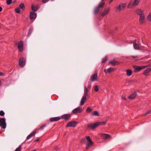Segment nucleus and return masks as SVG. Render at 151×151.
<instances>
[{"label":"nucleus","mask_w":151,"mask_h":151,"mask_svg":"<svg viewBox=\"0 0 151 151\" xmlns=\"http://www.w3.org/2000/svg\"><path fill=\"white\" fill-rule=\"evenodd\" d=\"M46 126V124H44V125L42 126H41L40 127V128H39V129H43Z\"/></svg>","instance_id":"41"},{"label":"nucleus","mask_w":151,"mask_h":151,"mask_svg":"<svg viewBox=\"0 0 151 151\" xmlns=\"http://www.w3.org/2000/svg\"><path fill=\"white\" fill-rule=\"evenodd\" d=\"M32 151H36V150H33Z\"/></svg>","instance_id":"53"},{"label":"nucleus","mask_w":151,"mask_h":151,"mask_svg":"<svg viewBox=\"0 0 151 151\" xmlns=\"http://www.w3.org/2000/svg\"><path fill=\"white\" fill-rule=\"evenodd\" d=\"M37 14L33 12H30L29 17L30 19H35L36 17Z\"/></svg>","instance_id":"16"},{"label":"nucleus","mask_w":151,"mask_h":151,"mask_svg":"<svg viewBox=\"0 0 151 151\" xmlns=\"http://www.w3.org/2000/svg\"><path fill=\"white\" fill-rule=\"evenodd\" d=\"M107 60V57L106 56L102 60V63H105Z\"/></svg>","instance_id":"35"},{"label":"nucleus","mask_w":151,"mask_h":151,"mask_svg":"<svg viewBox=\"0 0 151 151\" xmlns=\"http://www.w3.org/2000/svg\"><path fill=\"white\" fill-rule=\"evenodd\" d=\"M70 114H65L62 115L60 119H64L65 120H68L70 116Z\"/></svg>","instance_id":"13"},{"label":"nucleus","mask_w":151,"mask_h":151,"mask_svg":"<svg viewBox=\"0 0 151 151\" xmlns=\"http://www.w3.org/2000/svg\"><path fill=\"white\" fill-rule=\"evenodd\" d=\"M4 115V113L3 111H0V115L1 116H3Z\"/></svg>","instance_id":"40"},{"label":"nucleus","mask_w":151,"mask_h":151,"mask_svg":"<svg viewBox=\"0 0 151 151\" xmlns=\"http://www.w3.org/2000/svg\"><path fill=\"white\" fill-rule=\"evenodd\" d=\"M82 111V108L81 107H78L74 109L72 112L73 114H76L78 113H81Z\"/></svg>","instance_id":"9"},{"label":"nucleus","mask_w":151,"mask_h":151,"mask_svg":"<svg viewBox=\"0 0 151 151\" xmlns=\"http://www.w3.org/2000/svg\"><path fill=\"white\" fill-rule=\"evenodd\" d=\"M78 123L75 121H72L69 122H68L66 126V127H75L77 125Z\"/></svg>","instance_id":"6"},{"label":"nucleus","mask_w":151,"mask_h":151,"mask_svg":"<svg viewBox=\"0 0 151 151\" xmlns=\"http://www.w3.org/2000/svg\"><path fill=\"white\" fill-rule=\"evenodd\" d=\"M136 95V93L134 92L129 96L128 97V98L130 99H133L135 98Z\"/></svg>","instance_id":"21"},{"label":"nucleus","mask_w":151,"mask_h":151,"mask_svg":"<svg viewBox=\"0 0 151 151\" xmlns=\"http://www.w3.org/2000/svg\"><path fill=\"white\" fill-rule=\"evenodd\" d=\"M135 12L137 15L139 16V21L141 24H142L145 23V15L144 12L140 9H137Z\"/></svg>","instance_id":"2"},{"label":"nucleus","mask_w":151,"mask_h":151,"mask_svg":"<svg viewBox=\"0 0 151 151\" xmlns=\"http://www.w3.org/2000/svg\"><path fill=\"white\" fill-rule=\"evenodd\" d=\"M12 0H7L6 1V4L8 5L11 4L12 3Z\"/></svg>","instance_id":"36"},{"label":"nucleus","mask_w":151,"mask_h":151,"mask_svg":"<svg viewBox=\"0 0 151 151\" xmlns=\"http://www.w3.org/2000/svg\"><path fill=\"white\" fill-rule=\"evenodd\" d=\"M54 0H51V1H54Z\"/></svg>","instance_id":"54"},{"label":"nucleus","mask_w":151,"mask_h":151,"mask_svg":"<svg viewBox=\"0 0 151 151\" xmlns=\"http://www.w3.org/2000/svg\"><path fill=\"white\" fill-rule=\"evenodd\" d=\"M88 90L86 86H85L84 89V96H87V97H89V95L88 94Z\"/></svg>","instance_id":"22"},{"label":"nucleus","mask_w":151,"mask_h":151,"mask_svg":"<svg viewBox=\"0 0 151 151\" xmlns=\"http://www.w3.org/2000/svg\"><path fill=\"white\" fill-rule=\"evenodd\" d=\"M126 72L127 75L128 76H130L132 74V71L130 69H127L126 70Z\"/></svg>","instance_id":"27"},{"label":"nucleus","mask_w":151,"mask_h":151,"mask_svg":"<svg viewBox=\"0 0 151 151\" xmlns=\"http://www.w3.org/2000/svg\"><path fill=\"white\" fill-rule=\"evenodd\" d=\"M140 0H134L133 3L130 2L127 8L129 9L132 8L137 6L139 4Z\"/></svg>","instance_id":"4"},{"label":"nucleus","mask_w":151,"mask_h":151,"mask_svg":"<svg viewBox=\"0 0 151 151\" xmlns=\"http://www.w3.org/2000/svg\"><path fill=\"white\" fill-rule=\"evenodd\" d=\"M49 0H42V1L43 4H45Z\"/></svg>","instance_id":"42"},{"label":"nucleus","mask_w":151,"mask_h":151,"mask_svg":"<svg viewBox=\"0 0 151 151\" xmlns=\"http://www.w3.org/2000/svg\"><path fill=\"white\" fill-rule=\"evenodd\" d=\"M105 3L103 2L101 4L100 3L98 5V7H99V8L103 7Z\"/></svg>","instance_id":"33"},{"label":"nucleus","mask_w":151,"mask_h":151,"mask_svg":"<svg viewBox=\"0 0 151 151\" xmlns=\"http://www.w3.org/2000/svg\"><path fill=\"white\" fill-rule=\"evenodd\" d=\"M81 143H83V142H84V143H85L86 142V140L85 139H82V140H81Z\"/></svg>","instance_id":"43"},{"label":"nucleus","mask_w":151,"mask_h":151,"mask_svg":"<svg viewBox=\"0 0 151 151\" xmlns=\"http://www.w3.org/2000/svg\"><path fill=\"white\" fill-rule=\"evenodd\" d=\"M109 10L110 8H107L105 9L102 14V16L104 17L108 14L109 12Z\"/></svg>","instance_id":"18"},{"label":"nucleus","mask_w":151,"mask_h":151,"mask_svg":"<svg viewBox=\"0 0 151 151\" xmlns=\"http://www.w3.org/2000/svg\"><path fill=\"white\" fill-rule=\"evenodd\" d=\"M114 71V68H109L108 69L104 70V72L106 73H110Z\"/></svg>","instance_id":"14"},{"label":"nucleus","mask_w":151,"mask_h":151,"mask_svg":"<svg viewBox=\"0 0 151 151\" xmlns=\"http://www.w3.org/2000/svg\"><path fill=\"white\" fill-rule=\"evenodd\" d=\"M151 113V110L148 111L145 114H144L143 115V116H146L147 115H148V114H149Z\"/></svg>","instance_id":"39"},{"label":"nucleus","mask_w":151,"mask_h":151,"mask_svg":"<svg viewBox=\"0 0 151 151\" xmlns=\"http://www.w3.org/2000/svg\"><path fill=\"white\" fill-rule=\"evenodd\" d=\"M150 72L148 70V69H147L144 70L142 74L145 76H147L149 75V73H150Z\"/></svg>","instance_id":"26"},{"label":"nucleus","mask_w":151,"mask_h":151,"mask_svg":"<svg viewBox=\"0 0 151 151\" xmlns=\"http://www.w3.org/2000/svg\"><path fill=\"white\" fill-rule=\"evenodd\" d=\"M92 115L93 116H99V115L97 111H94L92 113Z\"/></svg>","instance_id":"28"},{"label":"nucleus","mask_w":151,"mask_h":151,"mask_svg":"<svg viewBox=\"0 0 151 151\" xmlns=\"http://www.w3.org/2000/svg\"><path fill=\"white\" fill-rule=\"evenodd\" d=\"M92 110V109H91L90 107H88L87 109L86 110V112L87 113H90Z\"/></svg>","instance_id":"32"},{"label":"nucleus","mask_w":151,"mask_h":151,"mask_svg":"<svg viewBox=\"0 0 151 151\" xmlns=\"http://www.w3.org/2000/svg\"><path fill=\"white\" fill-rule=\"evenodd\" d=\"M99 90V86L98 85H96L94 88V90L95 91L97 92Z\"/></svg>","instance_id":"34"},{"label":"nucleus","mask_w":151,"mask_h":151,"mask_svg":"<svg viewBox=\"0 0 151 151\" xmlns=\"http://www.w3.org/2000/svg\"><path fill=\"white\" fill-rule=\"evenodd\" d=\"M15 11L17 13H20L19 8H17L15 9Z\"/></svg>","instance_id":"38"},{"label":"nucleus","mask_w":151,"mask_h":151,"mask_svg":"<svg viewBox=\"0 0 151 151\" xmlns=\"http://www.w3.org/2000/svg\"><path fill=\"white\" fill-rule=\"evenodd\" d=\"M151 66V64H149L148 65L143 66L144 67H145V68L148 67H150Z\"/></svg>","instance_id":"44"},{"label":"nucleus","mask_w":151,"mask_h":151,"mask_svg":"<svg viewBox=\"0 0 151 151\" xmlns=\"http://www.w3.org/2000/svg\"><path fill=\"white\" fill-rule=\"evenodd\" d=\"M39 140V139H36V140H35V141H36V142H38Z\"/></svg>","instance_id":"48"},{"label":"nucleus","mask_w":151,"mask_h":151,"mask_svg":"<svg viewBox=\"0 0 151 151\" xmlns=\"http://www.w3.org/2000/svg\"><path fill=\"white\" fill-rule=\"evenodd\" d=\"M122 99H124V100H126V97L124 96H122Z\"/></svg>","instance_id":"45"},{"label":"nucleus","mask_w":151,"mask_h":151,"mask_svg":"<svg viewBox=\"0 0 151 151\" xmlns=\"http://www.w3.org/2000/svg\"><path fill=\"white\" fill-rule=\"evenodd\" d=\"M17 47L20 52H22L23 50V43L22 41L19 42L18 45Z\"/></svg>","instance_id":"11"},{"label":"nucleus","mask_w":151,"mask_h":151,"mask_svg":"<svg viewBox=\"0 0 151 151\" xmlns=\"http://www.w3.org/2000/svg\"><path fill=\"white\" fill-rule=\"evenodd\" d=\"M60 119V117L59 116L52 117L50 119V121L51 122H53L55 121H58Z\"/></svg>","instance_id":"19"},{"label":"nucleus","mask_w":151,"mask_h":151,"mask_svg":"<svg viewBox=\"0 0 151 151\" xmlns=\"http://www.w3.org/2000/svg\"><path fill=\"white\" fill-rule=\"evenodd\" d=\"M1 80H0V86H1Z\"/></svg>","instance_id":"52"},{"label":"nucleus","mask_w":151,"mask_h":151,"mask_svg":"<svg viewBox=\"0 0 151 151\" xmlns=\"http://www.w3.org/2000/svg\"><path fill=\"white\" fill-rule=\"evenodd\" d=\"M86 137L88 142V143L86 145V148L87 150H88L90 147L93 146V142L91 140L90 137L89 136H86Z\"/></svg>","instance_id":"3"},{"label":"nucleus","mask_w":151,"mask_h":151,"mask_svg":"<svg viewBox=\"0 0 151 151\" xmlns=\"http://www.w3.org/2000/svg\"><path fill=\"white\" fill-rule=\"evenodd\" d=\"M2 9L1 7H0V12H1L2 11Z\"/></svg>","instance_id":"47"},{"label":"nucleus","mask_w":151,"mask_h":151,"mask_svg":"<svg viewBox=\"0 0 151 151\" xmlns=\"http://www.w3.org/2000/svg\"><path fill=\"white\" fill-rule=\"evenodd\" d=\"M89 98V97H87V96H83L82 97L80 102L81 106H82L86 101L87 99Z\"/></svg>","instance_id":"15"},{"label":"nucleus","mask_w":151,"mask_h":151,"mask_svg":"<svg viewBox=\"0 0 151 151\" xmlns=\"http://www.w3.org/2000/svg\"><path fill=\"white\" fill-rule=\"evenodd\" d=\"M99 7L98 6L96 7L94 10V13L95 14H96L98 13L99 12Z\"/></svg>","instance_id":"30"},{"label":"nucleus","mask_w":151,"mask_h":151,"mask_svg":"<svg viewBox=\"0 0 151 151\" xmlns=\"http://www.w3.org/2000/svg\"><path fill=\"white\" fill-rule=\"evenodd\" d=\"M130 58H132L135 59L136 60H142V59H139V57L137 56H132Z\"/></svg>","instance_id":"29"},{"label":"nucleus","mask_w":151,"mask_h":151,"mask_svg":"<svg viewBox=\"0 0 151 151\" xmlns=\"http://www.w3.org/2000/svg\"><path fill=\"white\" fill-rule=\"evenodd\" d=\"M113 1H112V0H111L109 2V3H111Z\"/></svg>","instance_id":"50"},{"label":"nucleus","mask_w":151,"mask_h":151,"mask_svg":"<svg viewBox=\"0 0 151 151\" xmlns=\"http://www.w3.org/2000/svg\"><path fill=\"white\" fill-rule=\"evenodd\" d=\"M147 19L148 20L151 21V13L149 14L148 15L147 17Z\"/></svg>","instance_id":"37"},{"label":"nucleus","mask_w":151,"mask_h":151,"mask_svg":"<svg viewBox=\"0 0 151 151\" xmlns=\"http://www.w3.org/2000/svg\"><path fill=\"white\" fill-rule=\"evenodd\" d=\"M112 1H113V0H112Z\"/></svg>","instance_id":"55"},{"label":"nucleus","mask_w":151,"mask_h":151,"mask_svg":"<svg viewBox=\"0 0 151 151\" xmlns=\"http://www.w3.org/2000/svg\"><path fill=\"white\" fill-rule=\"evenodd\" d=\"M91 84H90L89 85V86L88 87H89V88H90L91 87Z\"/></svg>","instance_id":"49"},{"label":"nucleus","mask_w":151,"mask_h":151,"mask_svg":"<svg viewBox=\"0 0 151 151\" xmlns=\"http://www.w3.org/2000/svg\"><path fill=\"white\" fill-rule=\"evenodd\" d=\"M4 76V74L0 72V76Z\"/></svg>","instance_id":"46"},{"label":"nucleus","mask_w":151,"mask_h":151,"mask_svg":"<svg viewBox=\"0 0 151 151\" xmlns=\"http://www.w3.org/2000/svg\"><path fill=\"white\" fill-rule=\"evenodd\" d=\"M148 70H149L150 72L151 71V68L149 69Z\"/></svg>","instance_id":"51"},{"label":"nucleus","mask_w":151,"mask_h":151,"mask_svg":"<svg viewBox=\"0 0 151 151\" xmlns=\"http://www.w3.org/2000/svg\"><path fill=\"white\" fill-rule=\"evenodd\" d=\"M126 5V3L120 4L118 6L116 7V8L117 10L119 11H120L121 10L123 9Z\"/></svg>","instance_id":"12"},{"label":"nucleus","mask_w":151,"mask_h":151,"mask_svg":"<svg viewBox=\"0 0 151 151\" xmlns=\"http://www.w3.org/2000/svg\"><path fill=\"white\" fill-rule=\"evenodd\" d=\"M26 59L23 58H21L19 61V65L20 67H23L26 63Z\"/></svg>","instance_id":"8"},{"label":"nucleus","mask_w":151,"mask_h":151,"mask_svg":"<svg viewBox=\"0 0 151 151\" xmlns=\"http://www.w3.org/2000/svg\"><path fill=\"white\" fill-rule=\"evenodd\" d=\"M36 131H34L33 132L31 133L27 137L26 139H29L31 137L34 136L36 134Z\"/></svg>","instance_id":"24"},{"label":"nucleus","mask_w":151,"mask_h":151,"mask_svg":"<svg viewBox=\"0 0 151 151\" xmlns=\"http://www.w3.org/2000/svg\"><path fill=\"white\" fill-rule=\"evenodd\" d=\"M133 46L135 49L136 50L139 49L140 45L139 44L137 43L136 42H134L133 43Z\"/></svg>","instance_id":"23"},{"label":"nucleus","mask_w":151,"mask_h":151,"mask_svg":"<svg viewBox=\"0 0 151 151\" xmlns=\"http://www.w3.org/2000/svg\"><path fill=\"white\" fill-rule=\"evenodd\" d=\"M31 8L33 11H36L38 9V6L37 5L32 4Z\"/></svg>","instance_id":"20"},{"label":"nucleus","mask_w":151,"mask_h":151,"mask_svg":"<svg viewBox=\"0 0 151 151\" xmlns=\"http://www.w3.org/2000/svg\"><path fill=\"white\" fill-rule=\"evenodd\" d=\"M97 73H95L92 75L90 77V80L92 82H94L98 81Z\"/></svg>","instance_id":"10"},{"label":"nucleus","mask_w":151,"mask_h":151,"mask_svg":"<svg viewBox=\"0 0 151 151\" xmlns=\"http://www.w3.org/2000/svg\"><path fill=\"white\" fill-rule=\"evenodd\" d=\"M106 122L107 121H106L104 122H98L92 124H87L86 125L87 129L94 130L99 126L106 124Z\"/></svg>","instance_id":"1"},{"label":"nucleus","mask_w":151,"mask_h":151,"mask_svg":"<svg viewBox=\"0 0 151 151\" xmlns=\"http://www.w3.org/2000/svg\"><path fill=\"white\" fill-rule=\"evenodd\" d=\"M6 119L4 118H0V126L1 128L4 129L6 128Z\"/></svg>","instance_id":"5"},{"label":"nucleus","mask_w":151,"mask_h":151,"mask_svg":"<svg viewBox=\"0 0 151 151\" xmlns=\"http://www.w3.org/2000/svg\"><path fill=\"white\" fill-rule=\"evenodd\" d=\"M109 63L111 64L113 66H115L119 64V63L114 60L110 61Z\"/></svg>","instance_id":"25"},{"label":"nucleus","mask_w":151,"mask_h":151,"mask_svg":"<svg viewBox=\"0 0 151 151\" xmlns=\"http://www.w3.org/2000/svg\"><path fill=\"white\" fill-rule=\"evenodd\" d=\"M133 68L135 69L134 71L135 72L140 71L142 69H145V67L143 66H139L138 65H133Z\"/></svg>","instance_id":"7"},{"label":"nucleus","mask_w":151,"mask_h":151,"mask_svg":"<svg viewBox=\"0 0 151 151\" xmlns=\"http://www.w3.org/2000/svg\"><path fill=\"white\" fill-rule=\"evenodd\" d=\"M19 7L20 8L24 10L25 9V7L24 4H21L19 5Z\"/></svg>","instance_id":"31"},{"label":"nucleus","mask_w":151,"mask_h":151,"mask_svg":"<svg viewBox=\"0 0 151 151\" xmlns=\"http://www.w3.org/2000/svg\"><path fill=\"white\" fill-rule=\"evenodd\" d=\"M101 135L102 137L105 140L106 139L108 138L110 139L111 138V135L108 134H102Z\"/></svg>","instance_id":"17"}]
</instances>
